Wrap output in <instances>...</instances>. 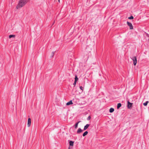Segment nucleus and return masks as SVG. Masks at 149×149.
I'll use <instances>...</instances> for the list:
<instances>
[{
	"mask_svg": "<svg viewBox=\"0 0 149 149\" xmlns=\"http://www.w3.org/2000/svg\"><path fill=\"white\" fill-rule=\"evenodd\" d=\"M29 0H20L19 1L16 7L17 9H18L22 7Z\"/></svg>",
	"mask_w": 149,
	"mask_h": 149,
	"instance_id": "1",
	"label": "nucleus"
},
{
	"mask_svg": "<svg viewBox=\"0 0 149 149\" xmlns=\"http://www.w3.org/2000/svg\"><path fill=\"white\" fill-rule=\"evenodd\" d=\"M132 59L133 61V64L134 65H136L137 63V59L136 56H134L131 58Z\"/></svg>",
	"mask_w": 149,
	"mask_h": 149,
	"instance_id": "2",
	"label": "nucleus"
},
{
	"mask_svg": "<svg viewBox=\"0 0 149 149\" xmlns=\"http://www.w3.org/2000/svg\"><path fill=\"white\" fill-rule=\"evenodd\" d=\"M127 25L130 27V29H132L133 28V26L132 24L128 22H127Z\"/></svg>",
	"mask_w": 149,
	"mask_h": 149,
	"instance_id": "3",
	"label": "nucleus"
},
{
	"mask_svg": "<svg viewBox=\"0 0 149 149\" xmlns=\"http://www.w3.org/2000/svg\"><path fill=\"white\" fill-rule=\"evenodd\" d=\"M31 119L30 118H29L28 119V120L27 125H28V127H29L30 126L31 124Z\"/></svg>",
	"mask_w": 149,
	"mask_h": 149,
	"instance_id": "4",
	"label": "nucleus"
},
{
	"mask_svg": "<svg viewBox=\"0 0 149 149\" xmlns=\"http://www.w3.org/2000/svg\"><path fill=\"white\" fill-rule=\"evenodd\" d=\"M132 103H130V102H129V101H128L127 102V107L128 108H130L132 107Z\"/></svg>",
	"mask_w": 149,
	"mask_h": 149,
	"instance_id": "5",
	"label": "nucleus"
},
{
	"mask_svg": "<svg viewBox=\"0 0 149 149\" xmlns=\"http://www.w3.org/2000/svg\"><path fill=\"white\" fill-rule=\"evenodd\" d=\"M89 125H90L89 124H86L84 126V130H86V129H87L88 128V127H89Z\"/></svg>",
	"mask_w": 149,
	"mask_h": 149,
	"instance_id": "6",
	"label": "nucleus"
},
{
	"mask_svg": "<svg viewBox=\"0 0 149 149\" xmlns=\"http://www.w3.org/2000/svg\"><path fill=\"white\" fill-rule=\"evenodd\" d=\"M82 132L83 130H82L80 128H79L77 131V134H79Z\"/></svg>",
	"mask_w": 149,
	"mask_h": 149,
	"instance_id": "7",
	"label": "nucleus"
},
{
	"mask_svg": "<svg viewBox=\"0 0 149 149\" xmlns=\"http://www.w3.org/2000/svg\"><path fill=\"white\" fill-rule=\"evenodd\" d=\"M73 104V103L72 102V100H70L69 102H68L66 104L67 105H70V104Z\"/></svg>",
	"mask_w": 149,
	"mask_h": 149,
	"instance_id": "8",
	"label": "nucleus"
},
{
	"mask_svg": "<svg viewBox=\"0 0 149 149\" xmlns=\"http://www.w3.org/2000/svg\"><path fill=\"white\" fill-rule=\"evenodd\" d=\"M74 142L72 141H69V145L70 146H73L74 145Z\"/></svg>",
	"mask_w": 149,
	"mask_h": 149,
	"instance_id": "9",
	"label": "nucleus"
},
{
	"mask_svg": "<svg viewBox=\"0 0 149 149\" xmlns=\"http://www.w3.org/2000/svg\"><path fill=\"white\" fill-rule=\"evenodd\" d=\"M80 122V121H79L75 125H74L75 128L76 129L78 127V125L79 123Z\"/></svg>",
	"mask_w": 149,
	"mask_h": 149,
	"instance_id": "10",
	"label": "nucleus"
},
{
	"mask_svg": "<svg viewBox=\"0 0 149 149\" xmlns=\"http://www.w3.org/2000/svg\"><path fill=\"white\" fill-rule=\"evenodd\" d=\"M121 106V104L120 103L118 104L117 106V108L118 109H119Z\"/></svg>",
	"mask_w": 149,
	"mask_h": 149,
	"instance_id": "11",
	"label": "nucleus"
},
{
	"mask_svg": "<svg viewBox=\"0 0 149 149\" xmlns=\"http://www.w3.org/2000/svg\"><path fill=\"white\" fill-rule=\"evenodd\" d=\"M114 109L112 108H111L109 109V112L110 113H112L114 111Z\"/></svg>",
	"mask_w": 149,
	"mask_h": 149,
	"instance_id": "12",
	"label": "nucleus"
},
{
	"mask_svg": "<svg viewBox=\"0 0 149 149\" xmlns=\"http://www.w3.org/2000/svg\"><path fill=\"white\" fill-rule=\"evenodd\" d=\"M88 132L87 131H86L83 134V136H86V135H87L88 134Z\"/></svg>",
	"mask_w": 149,
	"mask_h": 149,
	"instance_id": "13",
	"label": "nucleus"
},
{
	"mask_svg": "<svg viewBox=\"0 0 149 149\" xmlns=\"http://www.w3.org/2000/svg\"><path fill=\"white\" fill-rule=\"evenodd\" d=\"M15 35H11L9 36V38H14L15 37Z\"/></svg>",
	"mask_w": 149,
	"mask_h": 149,
	"instance_id": "14",
	"label": "nucleus"
},
{
	"mask_svg": "<svg viewBox=\"0 0 149 149\" xmlns=\"http://www.w3.org/2000/svg\"><path fill=\"white\" fill-rule=\"evenodd\" d=\"M75 81H77L78 80V78L77 76L76 75H75Z\"/></svg>",
	"mask_w": 149,
	"mask_h": 149,
	"instance_id": "15",
	"label": "nucleus"
},
{
	"mask_svg": "<svg viewBox=\"0 0 149 149\" xmlns=\"http://www.w3.org/2000/svg\"><path fill=\"white\" fill-rule=\"evenodd\" d=\"M148 102H148V101H146V102L144 103H143V105L144 106H146L147 105V104H148Z\"/></svg>",
	"mask_w": 149,
	"mask_h": 149,
	"instance_id": "16",
	"label": "nucleus"
},
{
	"mask_svg": "<svg viewBox=\"0 0 149 149\" xmlns=\"http://www.w3.org/2000/svg\"><path fill=\"white\" fill-rule=\"evenodd\" d=\"M134 18V17L132 16H131L130 17H128V19H132Z\"/></svg>",
	"mask_w": 149,
	"mask_h": 149,
	"instance_id": "17",
	"label": "nucleus"
},
{
	"mask_svg": "<svg viewBox=\"0 0 149 149\" xmlns=\"http://www.w3.org/2000/svg\"><path fill=\"white\" fill-rule=\"evenodd\" d=\"M82 90V91L83 90V87L81 86H80L79 87Z\"/></svg>",
	"mask_w": 149,
	"mask_h": 149,
	"instance_id": "18",
	"label": "nucleus"
},
{
	"mask_svg": "<svg viewBox=\"0 0 149 149\" xmlns=\"http://www.w3.org/2000/svg\"><path fill=\"white\" fill-rule=\"evenodd\" d=\"M91 117H90V116H89L88 117V118H87V120H89L91 119Z\"/></svg>",
	"mask_w": 149,
	"mask_h": 149,
	"instance_id": "19",
	"label": "nucleus"
},
{
	"mask_svg": "<svg viewBox=\"0 0 149 149\" xmlns=\"http://www.w3.org/2000/svg\"><path fill=\"white\" fill-rule=\"evenodd\" d=\"M77 82V81H74V83L73 84V85H74V86H75V85L76 84Z\"/></svg>",
	"mask_w": 149,
	"mask_h": 149,
	"instance_id": "20",
	"label": "nucleus"
},
{
	"mask_svg": "<svg viewBox=\"0 0 149 149\" xmlns=\"http://www.w3.org/2000/svg\"><path fill=\"white\" fill-rule=\"evenodd\" d=\"M54 52H53L52 53V57H53L54 56Z\"/></svg>",
	"mask_w": 149,
	"mask_h": 149,
	"instance_id": "21",
	"label": "nucleus"
},
{
	"mask_svg": "<svg viewBox=\"0 0 149 149\" xmlns=\"http://www.w3.org/2000/svg\"><path fill=\"white\" fill-rule=\"evenodd\" d=\"M147 36H148V37H149V34H147Z\"/></svg>",
	"mask_w": 149,
	"mask_h": 149,
	"instance_id": "22",
	"label": "nucleus"
},
{
	"mask_svg": "<svg viewBox=\"0 0 149 149\" xmlns=\"http://www.w3.org/2000/svg\"><path fill=\"white\" fill-rule=\"evenodd\" d=\"M58 2H60V0H58Z\"/></svg>",
	"mask_w": 149,
	"mask_h": 149,
	"instance_id": "23",
	"label": "nucleus"
},
{
	"mask_svg": "<svg viewBox=\"0 0 149 149\" xmlns=\"http://www.w3.org/2000/svg\"><path fill=\"white\" fill-rule=\"evenodd\" d=\"M54 22H55V21L54 22L53 24L54 23Z\"/></svg>",
	"mask_w": 149,
	"mask_h": 149,
	"instance_id": "24",
	"label": "nucleus"
},
{
	"mask_svg": "<svg viewBox=\"0 0 149 149\" xmlns=\"http://www.w3.org/2000/svg\"><path fill=\"white\" fill-rule=\"evenodd\" d=\"M69 149H70V147L69 148Z\"/></svg>",
	"mask_w": 149,
	"mask_h": 149,
	"instance_id": "25",
	"label": "nucleus"
}]
</instances>
